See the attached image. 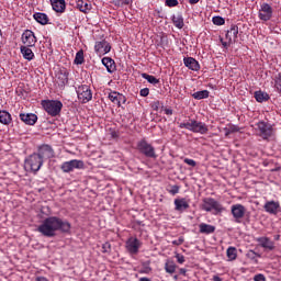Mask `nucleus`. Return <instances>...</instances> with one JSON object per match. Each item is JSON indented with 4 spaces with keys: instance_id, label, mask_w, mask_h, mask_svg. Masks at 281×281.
Returning a JSON list of instances; mask_svg holds the SVG:
<instances>
[{
    "instance_id": "a18cd8bd",
    "label": "nucleus",
    "mask_w": 281,
    "mask_h": 281,
    "mask_svg": "<svg viewBox=\"0 0 281 281\" xmlns=\"http://www.w3.org/2000/svg\"><path fill=\"white\" fill-rule=\"evenodd\" d=\"M184 164H187L188 166H191L192 168H194V166H196V161H194V159H190V158H186Z\"/></svg>"
},
{
    "instance_id": "e2e57ef3",
    "label": "nucleus",
    "mask_w": 281,
    "mask_h": 281,
    "mask_svg": "<svg viewBox=\"0 0 281 281\" xmlns=\"http://www.w3.org/2000/svg\"><path fill=\"white\" fill-rule=\"evenodd\" d=\"M223 47H227V42H222Z\"/></svg>"
},
{
    "instance_id": "58836bf2",
    "label": "nucleus",
    "mask_w": 281,
    "mask_h": 281,
    "mask_svg": "<svg viewBox=\"0 0 281 281\" xmlns=\"http://www.w3.org/2000/svg\"><path fill=\"white\" fill-rule=\"evenodd\" d=\"M212 21L214 25H225V19L222 16H213Z\"/></svg>"
},
{
    "instance_id": "49530a36",
    "label": "nucleus",
    "mask_w": 281,
    "mask_h": 281,
    "mask_svg": "<svg viewBox=\"0 0 281 281\" xmlns=\"http://www.w3.org/2000/svg\"><path fill=\"white\" fill-rule=\"evenodd\" d=\"M255 281H267V278H265V274L259 273L254 277Z\"/></svg>"
},
{
    "instance_id": "72a5a7b5",
    "label": "nucleus",
    "mask_w": 281,
    "mask_h": 281,
    "mask_svg": "<svg viewBox=\"0 0 281 281\" xmlns=\"http://www.w3.org/2000/svg\"><path fill=\"white\" fill-rule=\"evenodd\" d=\"M142 78H144L145 80H147V82H149V85H159V79H157L155 76L153 75H148L146 72L142 74Z\"/></svg>"
},
{
    "instance_id": "6e6552de",
    "label": "nucleus",
    "mask_w": 281,
    "mask_h": 281,
    "mask_svg": "<svg viewBox=\"0 0 281 281\" xmlns=\"http://www.w3.org/2000/svg\"><path fill=\"white\" fill-rule=\"evenodd\" d=\"M257 128L259 130L262 139H269V137L273 136V126L265 121L258 122Z\"/></svg>"
},
{
    "instance_id": "680f3d73",
    "label": "nucleus",
    "mask_w": 281,
    "mask_h": 281,
    "mask_svg": "<svg viewBox=\"0 0 281 281\" xmlns=\"http://www.w3.org/2000/svg\"><path fill=\"white\" fill-rule=\"evenodd\" d=\"M249 255H250V256H256V251L250 250Z\"/></svg>"
},
{
    "instance_id": "a211bd4d",
    "label": "nucleus",
    "mask_w": 281,
    "mask_h": 281,
    "mask_svg": "<svg viewBox=\"0 0 281 281\" xmlns=\"http://www.w3.org/2000/svg\"><path fill=\"white\" fill-rule=\"evenodd\" d=\"M94 50L97 54H109V52H111V44L104 40L97 42L94 45Z\"/></svg>"
},
{
    "instance_id": "f03ea898",
    "label": "nucleus",
    "mask_w": 281,
    "mask_h": 281,
    "mask_svg": "<svg viewBox=\"0 0 281 281\" xmlns=\"http://www.w3.org/2000/svg\"><path fill=\"white\" fill-rule=\"evenodd\" d=\"M179 128H187V131H191V133H200V135H205L207 131H210L207 124L196 120H190L189 122L180 123Z\"/></svg>"
},
{
    "instance_id": "5fc2aeb1",
    "label": "nucleus",
    "mask_w": 281,
    "mask_h": 281,
    "mask_svg": "<svg viewBox=\"0 0 281 281\" xmlns=\"http://www.w3.org/2000/svg\"><path fill=\"white\" fill-rule=\"evenodd\" d=\"M225 136L228 137V135H232V133L229 132V127H225Z\"/></svg>"
},
{
    "instance_id": "cd10ccee",
    "label": "nucleus",
    "mask_w": 281,
    "mask_h": 281,
    "mask_svg": "<svg viewBox=\"0 0 281 281\" xmlns=\"http://www.w3.org/2000/svg\"><path fill=\"white\" fill-rule=\"evenodd\" d=\"M192 98H194V100H205L210 98V91L207 90L196 91L192 94Z\"/></svg>"
},
{
    "instance_id": "dca6fc26",
    "label": "nucleus",
    "mask_w": 281,
    "mask_h": 281,
    "mask_svg": "<svg viewBox=\"0 0 281 281\" xmlns=\"http://www.w3.org/2000/svg\"><path fill=\"white\" fill-rule=\"evenodd\" d=\"M263 210L268 214H272L273 216H276L280 212V202H276L273 200L268 201L265 203Z\"/></svg>"
},
{
    "instance_id": "8fccbe9b",
    "label": "nucleus",
    "mask_w": 281,
    "mask_h": 281,
    "mask_svg": "<svg viewBox=\"0 0 281 281\" xmlns=\"http://www.w3.org/2000/svg\"><path fill=\"white\" fill-rule=\"evenodd\" d=\"M183 240H184L183 237H179L178 239L172 241V245H177V246L183 245Z\"/></svg>"
},
{
    "instance_id": "20e7f679",
    "label": "nucleus",
    "mask_w": 281,
    "mask_h": 281,
    "mask_svg": "<svg viewBox=\"0 0 281 281\" xmlns=\"http://www.w3.org/2000/svg\"><path fill=\"white\" fill-rule=\"evenodd\" d=\"M42 105L52 117L60 115V111H63V102L59 100L43 101Z\"/></svg>"
},
{
    "instance_id": "4be33fe9",
    "label": "nucleus",
    "mask_w": 281,
    "mask_h": 281,
    "mask_svg": "<svg viewBox=\"0 0 281 281\" xmlns=\"http://www.w3.org/2000/svg\"><path fill=\"white\" fill-rule=\"evenodd\" d=\"M0 124H4V126H10V124H12V115L10 112L5 110L0 111Z\"/></svg>"
},
{
    "instance_id": "39448f33",
    "label": "nucleus",
    "mask_w": 281,
    "mask_h": 281,
    "mask_svg": "<svg viewBox=\"0 0 281 281\" xmlns=\"http://www.w3.org/2000/svg\"><path fill=\"white\" fill-rule=\"evenodd\" d=\"M201 210L204 212L215 211V214L223 212V205L213 198H204L202 200Z\"/></svg>"
},
{
    "instance_id": "c9c22d12",
    "label": "nucleus",
    "mask_w": 281,
    "mask_h": 281,
    "mask_svg": "<svg viewBox=\"0 0 281 281\" xmlns=\"http://www.w3.org/2000/svg\"><path fill=\"white\" fill-rule=\"evenodd\" d=\"M58 80H60L61 87H65V85H67L69 82V72H67V71L60 72L58 75Z\"/></svg>"
},
{
    "instance_id": "a878e982",
    "label": "nucleus",
    "mask_w": 281,
    "mask_h": 281,
    "mask_svg": "<svg viewBox=\"0 0 281 281\" xmlns=\"http://www.w3.org/2000/svg\"><path fill=\"white\" fill-rule=\"evenodd\" d=\"M33 19H35V21L41 25H47V23H49V16H47L45 13H34Z\"/></svg>"
},
{
    "instance_id": "6ab92c4d",
    "label": "nucleus",
    "mask_w": 281,
    "mask_h": 281,
    "mask_svg": "<svg viewBox=\"0 0 281 281\" xmlns=\"http://www.w3.org/2000/svg\"><path fill=\"white\" fill-rule=\"evenodd\" d=\"M183 63L191 71H199L201 69V65H199V61L193 57H184Z\"/></svg>"
},
{
    "instance_id": "7c9ffc66",
    "label": "nucleus",
    "mask_w": 281,
    "mask_h": 281,
    "mask_svg": "<svg viewBox=\"0 0 281 281\" xmlns=\"http://www.w3.org/2000/svg\"><path fill=\"white\" fill-rule=\"evenodd\" d=\"M67 8V3L65 2V0H60L59 2H57L54 7H53V10L55 12H58L60 14H63V12H65Z\"/></svg>"
},
{
    "instance_id": "6e6d98bb",
    "label": "nucleus",
    "mask_w": 281,
    "mask_h": 281,
    "mask_svg": "<svg viewBox=\"0 0 281 281\" xmlns=\"http://www.w3.org/2000/svg\"><path fill=\"white\" fill-rule=\"evenodd\" d=\"M36 281H49V280H47V278L45 277H37Z\"/></svg>"
},
{
    "instance_id": "e433bc0d",
    "label": "nucleus",
    "mask_w": 281,
    "mask_h": 281,
    "mask_svg": "<svg viewBox=\"0 0 281 281\" xmlns=\"http://www.w3.org/2000/svg\"><path fill=\"white\" fill-rule=\"evenodd\" d=\"M274 88L277 89L278 93L281 94V72L274 76Z\"/></svg>"
},
{
    "instance_id": "864d4df0",
    "label": "nucleus",
    "mask_w": 281,
    "mask_h": 281,
    "mask_svg": "<svg viewBox=\"0 0 281 281\" xmlns=\"http://www.w3.org/2000/svg\"><path fill=\"white\" fill-rule=\"evenodd\" d=\"M166 115H172V109H165Z\"/></svg>"
},
{
    "instance_id": "423d86ee",
    "label": "nucleus",
    "mask_w": 281,
    "mask_h": 281,
    "mask_svg": "<svg viewBox=\"0 0 281 281\" xmlns=\"http://www.w3.org/2000/svg\"><path fill=\"white\" fill-rule=\"evenodd\" d=\"M137 148L142 155L145 157H148L149 159H157V153L155 151V148L146 142V139H142L137 143Z\"/></svg>"
},
{
    "instance_id": "ddd939ff",
    "label": "nucleus",
    "mask_w": 281,
    "mask_h": 281,
    "mask_svg": "<svg viewBox=\"0 0 281 281\" xmlns=\"http://www.w3.org/2000/svg\"><path fill=\"white\" fill-rule=\"evenodd\" d=\"M36 155L45 161V159H52V157H54V149L49 145H42L38 147Z\"/></svg>"
},
{
    "instance_id": "1a4fd4ad",
    "label": "nucleus",
    "mask_w": 281,
    "mask_h": 281,
    "mask_svg": "<svg viewBox=\"0 0 281 281\" xmlns=\"http://www.w3.org/2000/svg\"><path fill=\"white\" fill-rule=\"evenodd\" d=\"M140 247L142 243L136 237H130L126 241V249L132 256H137V254H139Z\"/></svg>"
},
{
    "instance_id": "69168bd1",
    "label": "nucleus",
    "mask_w": 281,
    "mask_h": 281,
    "mask_svg": "<svg viewBox=\"0 0 281 281\" xmlns=\"http://www.w3.org/2000/svg\"><path fill=\"white\" fill-rule=\"evenodd\" d=\"M173 280H179V276L176 274V276L173 277Z\"/></svg>"
},
{
    "instance_id": "aec40b11",
    "label": "nucleus",
    "mask_w": 281,
    "mask_h": 281,
    "mask_svg": "<svg viewBox=\"0 0 281 281\" xmlns=\"http://www.w3.org/2000/svg\"><path fill=\"white\" fill-rule=\"evenodd\" d=\"M173 203L176 205V212H186V210L190 207V203H188V201L184 198L176 199Z\"/></svg>"
},
{
    "instance_id": "4d7b16f0",
    "label": "nucleus",
    "mask_w": 281,
    "mask_h": 281,
    "mask_svg": "<svg viewBox=\"0 0 281 281\" xmlns=\"http://www.w3.org/2000/svg\"><path fill=\"white\" fill-rule=\"evenodd\" d=\"M191 5H195V3H199L200 0H188Z\"/></svg>"
},
{
    "instance_id": "9d476101",
    "label": "nucleus",
    "mask_w": 281,
    "mask_h": 281,
    "mask_svg": "<svg viewBox=\"0 0 281 281\" xmlns=\"http://www.w3.org/2000/svg\"><path fill=\"white\" fill-rule=\"evenodd\" d=\"M77 95L83 103L90 102L93 98V93H91V89L87 85L78 87Z\"/></svg>"
},
{
    "instance_id": "b1692460",
    "label": "nucleus",
    "mask_w": 281,
    "mask_h": 281,
    "mask_svg": "<svg viewBox=\"0 0 281 281\" xmlns=\"http://www.w3.org/2000/svg\"><path fill=\"white\" fill-rule=\"evenodd\" d=\"M171 21L175 27H178V30H183V25H186V23L183 22V15H181V13L172 15Z\"/></svg>"
},
{
    "instance_id": "9b49d317",
    "label": "nucleus",
    "mask_w": 281,
    "mask_h": 281,
    "mask_svg": "<svg viewBox=\"0 0 281 281\" xmlns=\"http://www.w3.org/2000/svg\"><path fill=\"white\" fill-rule=\"evenodd\" d=\"M258 16L260 21H271L273 16V8H271L267 2L262 3Z\"/></svg>"
},
{
    "instance_id": "0e129e2a",
    "label": "nucleus",
    "mask_w": 281,
    "mask_h": 281,
    "mask_svg": "<svg viewBox=\"0 0 281 281\" xmlns=\"http://www.w3.org/2000/svg\"><path fill=\"white\" fill-rule=\"evenodd\" d=\"M112 137H117V133L113 132Z\"/></svg>"
},
{
    "instance_id": "603ef678",
    "label": "nucleus",
    "mask_w": 281,
    "mask_h": 281,
    "mask_svg": "<svg viewBox=\"0 0 281 281\" xmlns=\"http://www.w3.org/2000/svg\"><path fill=\"white\" fill-rule=\"evenodd\" d=\"M228 130H229L231 133H238V126H236V125H231L228 127Z\"/></svg>"
},
{
    "instance_id": "0eeeda50",
    "label": "nucleus",
    "mask_w": 281,
    "mask_h": 281,
    "mask_svg": "<svg viewBox=\"0 0 281 281\" xmlns=\"http://www.w3.org/2000/svg\"><path fill=\"white\" fill-rule=\"evenodd\" d=\"M63 172H74V170H82L85 168V161L72 159L61 164Z\"/></svg>"
},
{
    "instance_id": "393cba45",
    "label": "nucleus",
    "mask_w": 281,
    "mask_h": 281,
    "mask_svg": "<svg viewBox=\"0 0 281 281\" xmlns=\"http://www.w3.org/2000/svg\"><path fill=\"white\" fill-rule=\"evenodd\" d=\"M226 38L232 43H236V40L238 38V27L236 25H233L229 31L226 33Z\"/></svg>"
},
{
    "instance_id": "4c0bfd02",
    "label": "nucleus",
    "mask_w": 281,
    "mask_h": 281,
    "mask_svg": "<svg viewBox=\"0 0 281 281\" xmlns=\"http://www.w3.org/2000/svg\"><path fill=\"white\" fill-rule=\"evenodd\" d=\"M108 98H109V100H111V102H113L114 104H117V101H119V98H120V92L113 91L109 94Z\"/></svg>"
},
{
    "instance_id": "bf43d9fd",
    "label": "nucleus",
    "mask_w": 281,
    "mask_h": 281,
    "mask_svg": "<svg viewBox=\"0 0 281 281\" xmlns=\"http://www.w3.org/2000/svg\"><path fill=\"white\" fill-rule=\"evenodd\" d=\"M122 1V3H124V5H130V3H131V0H121Z\"/></svg>"
},
{
    "instance_id": "2eb2a0df",
    "label": "nucleus",
    "mask_w": 281,
    "mask_h": 281,
    "mask_svg": "<svg viewBox=\"0 0 281 281\" xmlns=\"http://www.w3.org/2000/svg\"><path fill=\"white\" fill-rule=\"evenodd\" d=\"M245 212H247V209H245V205L243 204H234L232 206V214L237 223H240V218L245 217Z\"/></svg>"
},
{
    "instance_id": "09e8293b",
    "label": "nucleus",
    "mask_w": 281,
    "mask_h": 281,
    "mask_svg": "<svg viewBox=\"0 0 281 281\" xmlns=\"http://www.w3.org/2000/svg\"><path fill=\"white\" fill-rule=\"evenodd\" d=\"M160 105H161V103L159 101H154L151 103V108L154 109V111H159Z\"/></svg>"
},
{
    "instance_id": "a19ab883",
    "label": "nucleus",
    "mask_w": 281,
    "mask_h": 281,
    "mask_svg": "<svg viewBox=\"0 0 281 281\" xmlns=\"http://www.w3.org/2000/svg\"><path fill=\"white\" fill-rule=\"evenodd\" d=\"M175 258L179 265H183V262H186V257L179 252H176Z\"/></svg>"
},
{
    "instance_id": "412c9836",
    "label": "nucleus",
    "mask_w": 281,
    "mask_h": 281,
    "mask_svg": "<svg viewBox=\"0 0 281 281\" xmlns=\"http://www.w3.org/2000/svg\"><path fill=\"white\" fill-rule=\"evenodd\" d=\"M102 65H104L109 74H113V71L116 69L115 60H113L111 57H103Z\"/></svg>"
},
{
    "instance_id": "c85d7f7f",
    "label": "nucleus",
    "mask_w": 281,
    "mask_h": 281,
    "mask_svg": "<svg viewBox=\"0 0 281 281\" xmlns=\"http://www.w3.org/2000/svg\"><path fill=\"white\" fill-rule=\"evenodd\" d=\"M76 7L80 12H87L89 10V0H76Z\"/></svg>"
},
{
    "instance_id": "473e14b6",
    "label": "nucleus",
    "mask_w": 281,
    "mask_h": 281,
    "mask_svg": "<svg viewBox=\"0 0 281 281\" xmlns=\"http://www.w3.org/2000/svg\"><path fill=\"white\" fill-rule=\"evenodd\" d=\"M226 256L228 258V260H236V258H238V254L236 250V247H228L226 250Z\"/></svg>"
},
{
    "instance_id": "3c124183",
    "label": "nucleus",
    "mask_w": 281,
    "mask_h": 281,
    "mask_svg": "<svg viewBox=\"0 0 281 281\" xmlns=\"http://www.w3.org/2000/svg\"><path fill=\"white\" fill-rule=\"evenodd\" d=\"M150 271H153V269L149 266H145L142 270L140 273H149Z\"/></svg>"
},
{
    "instance_id": "4468645a",
    "label": "nucleus",
    "mask_w": 281,
    "mask_h": 281,
    "mask_svg": "<svg viewBox=\"0 0 281 281\" xmlns=\"http://www.w3.org/2000/svg\"><path fill=\"white\" fill-rule=\"evenodd\" d=\"M257 243L266 251H273L276 249V241L271 240V238H269V237H258Z\"/></svg>"
},
{
    "instance_id": "f3484780",
    "label": "nucleus",
    "mask_w": 281,
    "mask_h": 281,
    "mask_svg": "<svg viewBox=\"0 0 281 281\" xmlns=\"http://www.w3.org/2000/svg\"><path fill=\"white\" fill-rule=\"evenodd\" d=\"M20 120L27 126H34L38 122V116L34 113H20Z\"/></svg>"
},
{
    "instance_id": "ea45409f",
    "label": "nucleus",
    "mask_w": 281,
    "mask_h": 281,
    "mask_svg": "<svg viewBox=\"0 0 281 281\" xmlns=\"http://www.w3.org/2000/svg\"><path fill=\"white\" fill-rule=\"evenodd\" d=\"M101 251L102 254H111V243L105 241L104 244H102Z\"/></svg>"
},
{
    "instance_id": "13d9d810",
    "label": "nucleus",
    "mask_w": 281,
    "mask_h": 281,
    "mask_svg": "<svg viewBox=\"0 0 281 281\" xmlns=\"http://www.w3.org/2000/svg\"><path fill=\"white\" fill-rule=\"evenodd\" d=\"M187 272H188V270H186V268H181L180 269V274L181 276H186Z\"/></svg>"
},
{
    "instance_id": "f704fd0d",
    "label": "nucleus",
    "mask_w": 281,
    "mask_h": 281,
    "mask_svg": "<svg viewBox=\"0 0 281 281\" xmlns=\"http://www.w3.org/2000/svg\"><path fill=\"white\" fill-rule=\"evenodd\" d=\"M85 63V50L80 49L77 52L74 64L75 65H82Z\"/></svg>"
},
{
    "instance_id": "052dcab7",
    "label": "nucleus",
    "mask_w": 281,
    "mask_h": 281,
    "mask_svg": "<svg viewBox=\"0 0 281 281\" xmlns=\"http://www.w3.org/2000/svg\"><path fill=\"white\" fill-rule=\"evenodd\" d=\"M274 240H280V235H274Z\"/></svg>"
},
{
    "instance_id": "de8ad7c7",
    "label": "nucleus",
    "mask_w": 281,
    "mask_h": 281,
    "mask_svg": "<svg viewBox=\"0 0 281 281\" xmlns=\"http://www.w3.org/2000/svg\"><path fill=\"white\" fill-rule=\"evenodd\" d=\"M169 192L175 196V194H179V186H172Z\"/></svg>"
},
{
    "instance_id": "7ed1b4c3",
    "label": "nucleus",
    "mask_w": 281,
    "mask_h": 281,
    "mask_svg": "<svg viewBox=\"0 0 281 281\" xmlns=\"http://www.w3.org/2000/svg\"><path fill=\"white\" fill-rule=\"evenodd\" d=\"M44 160L36 153L30 155L24 161V168L27 172H38L43 167Z\"/></svg>"
},
{
    "instance_id": "5701e85b",
    "label": "nucleus",
    "mask_w": 281,
    "mask_h": 281,
    "mask_svg": "<svg viewBox=\"0 0 281 281\" xmlns=\"http://www.w3.org/2000/svg\"><path fill=\"white\" fill-rule=\"evenodd\" d=\"M32 46H21L20 52L25 60H34V52L31 50Z\"/></svg>"
},
{
    "instance_id": "2f4dec72",
    "label": "nucleus",
    "mask_w": 281,
    "mask_h": 281,
    "mask_svg": "<svg viewBox=\"0 0 281 281\" xmlns=\"http://www.w3.org/2000/svg\"><path fill=\"white\" fill-rule=\"evenodd\" d=\"M255 100H257V102H267V100H269V94L267 92L256 91Z\"/></svg>"
},
{
    "instance_id": "c756f323",
    "label": "nucleus",
    "mask_w": 281,
    "mask_h": 281,
    "mask_svg": "<svg viewBox=\"0 0 281 281\" xmlns=\"http://www.w3.org/2000/svg\"><path fill=\"white\" fill-rule=\"evenodd\" d=\"M165 271L170 274L175 273L177 271V265L175 263V261L168 260L165 263Z\"/></svg>"
},
{
    "instance_id": "79ce46f5",
    "label": "nucleus",
    "mask_w": 281,
    "mask_h": 281,
    "mask_svg": "<svg viewBox=\"0 0 281 281\" xmlns=\"http://www.w3.org/2000/svg\"><path fill=\"white\" fill-rule=\"evenodd\" d=\"M166 5H168V8H176V5H179V1L178 0H166Z\"/></svg>"
},
{
    "instance_id": "f257e3e1",
    "label": "nucleus",
    "mask_w": 281,
    "mask_h": 281,
    "mask_svg": "<svg viewBox=\"0 0 281 281\" xmlns=\"http://www.w3.org/2000/svg\"><path fill=\"white\" fill-rule=\"evenodd\" d=\"M37 232L46 238H54L56 232L60 234H69L71 232V224L67 220H63L58 216H49L42 221L37 227Z\"/></svg>"
},
{
    "instance_id": "c03bdc74",
    "label": "nucleus",
    "mask_w": 281,
    "mask_h": 281,
    "mask_svg": "<svg viewBox=\"0 0 281 281\" xmlns=\"http://www.w3.org/2000/svg\"><path fill=\"white\" fill-rule=\"evenodd\" d=\"M149 93H150V90L148 88H143L139 91V94L142 95V98H148Z\"/></svg>"
},
{
    "instance_id": "37998d69",
    "label": "nucleus",
    "mask_w": 281,
    "mask_h": 281,
    "mask_svg": "<svg viewBox=\"0 0 281 281\" xmlns=\"http://www.w3.org/2000/svg\"><path fill=\"white\" fill-rule=\"evenodd\" d=\"M117 106H122V104H126V97L124 94H119V101H117Z\"/></svg>"
},
{
    "instance_id": "f8f14e48",
    "label": "nucleus",
    "mask_w": 281,
    "mask_h": 281,
    "mask_svg": "<svg viewBox=\"0 0 281 281\" xmlns=\"http://www.w3.org/2000/svg\"><path fill=\"white\" fill-rule=\"evenodd\" d=\"M24 47H34L36 45V35L30 30H25L21 36Z\"/></svg>"
},
{
    "instance_id": "bb28decb",
    "label": "nucleus",
    "mask_w": 281,
    "mask_h": 281,
    "mask_svg": "<svg viewBox=\"0 0 281 281\" xmlns=\"http://www.w3.org/2000/svg\"><path fill=\"white\" fill-rule=\"evenodd\" d=\"M199 227H200V234H214V232H216V227L210 224L202 223L199 225Z\"/></svg>"
}]
</instances>
